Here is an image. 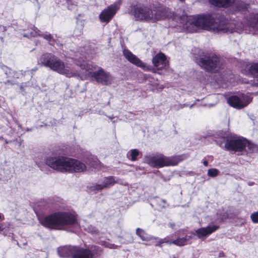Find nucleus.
Returning a JSON list of instances; mask_svg holds the SVG:
<instances>
[{
    "mask_svg": "<svg viewBox=\"0 0 258 258\" xmlns=\"http://www.w3.org/2000/svg\"><path fill=\"white\" fill-rule=\"evenodd\" d=\"M89 165H90L93 168H97L100 165V163L98 161V160L96 157H91L90 159L89 160Z\"/></svg>",
    "mask_w": 258,
    "mask_h": 258,
    "instance_id": "25",
    "label": "nucleus"
},
{
    "mask_svg": "<svg viewBox=\"0 0 258 258\" xmlns=\"http://www.w3.org/2000/svg\"><path fill=\"white\" fill-rule=\"evenodd\" d=\"M77 246H64L58 248L57 252L61 257L74 258L76 254Z\"/></svg>",
    "mask_w": 258,
    "mask_h": 258,
    "instance_id": "17",
    "label": "nucleus"
},
{
    "mask_svg": "<svg viewBox=\"0 0 258 258\" xmlns=\"http://www.w3.org/2000/svg\"><path fill=\"white\" fill-rule=\"evenodd\" d=\"M203 164L205 166H208V161L207 160H205L203 162Z\"/></svg>",
    "mask_w": 258,
    "mask_h": 258,
    "instance_id": "38",
    "label": "nucleus"
},
{
    "mask_svg": "<svg viewBox=\"0 0 258 258\" xmlns=\"http://www.w3.org/2000/svg\"><path fill=\"white\" fill-rule=\"evenodd\" d=\"M123 54L125 58L131 63L142 68L145 67V65L135 55L127 49H124Z\"/></svg>",
    "mask_w": 258,
    "mask_h": 258,
    "instance_id": "19",
    "label": "nucleus"
},
{
    "mask_svg": "<svg viewBox=\"0 0 258 258\" xmlns=\"http://www.w3.org/2000/svg\"><path fill=\"white\" fill-rule=\"evenodd\" d=\"M245 29L254 34H258V14L250 15L244 21Z\"/></svg>",
    "mask_w": 258,
    "mask_h": 258,
    "instance_id": "13",
    "label": "nucleus"
},
{
    "mask_svg": "<svg viewBox=\"0 0 258 258\" xmlns=\"http://www.w3.org/2000/svg\"><path fill=\"white\" fill-rule=\"evenodd\" d=\"M62 1L66 2L69 10H74L76 9L77 5L71 0H62Z\"/></svg>",
    "mask_w": 258,
    "mask_h": 258,
    "instance_id": "29",
    "label": "nucleus"
},
{
    "mask_svg": "<svg viewBox=\"0 0 258 258\" xmlns=\"http://www.w3.org/2000/svg\"><path fill=\"white\" fill-rule=\"evenodd\" d=\"M144 162L152 167L160 168L165 166L176 165L179 160L177 157H168L162 154H156L146 156Z\"/></svg>",
    "mask_w": 258,
    "mask_h": 258,
    "instance_id": "7",
    "label": "nucleus"
},
{
    "mask_svg": "<svg viewBox=\"0 0 258 258\" xmlns=\"http://www.w3.org/2000/svg\"><path fill=\"white\" fill-rule=\"evenodd\" d=\"M251 98L248 95L241 94L239 96H232L228 99L229 104L237 109H241L246 106L251 101Z\"/></svg>",
    "mask_w": 258,
    "mask_h": 258,
    "instance_id": "11",
    "label": "nucleus"
},
{
    "mask_svg": "<svg viewBox=\"0 0 258 258\" xmlns=\"http://www.w3.org/2000/svg\"><path fill=\"white\" fill-rule=\"evenodd\" d=\"M85 229L88 232L91 233H95L96 232H97L96 228L95 227H93L91 225L87 226L85 228Z\"/></svg>",
    "mask_w": 258,
    "mask_h": 258,
    "instance_id": "32",
    "label": "nucleus"
},
{
    "mask_svg": "<svg viewBox=\"0 0 258 258\" xmlns=\"http://www.w3.org/2000/svg\"><path fill=\"white\" fill-rule=\"evenodd\" d=\"M219 227L217 225H209L206 227L198 229L196 231V233L199 238L206 237L209 235L217 230Z\"/></svg>",
    "mask_w": 258,
    "mask_h": 258,
    "instance_id": "18",
    "label": "nucleus"
},
{
    "mask_svg": "<svg viewBox=\"0 0 258 258\" xmlns=\"http://www.w3.org/2000/svg\"><path fill=\"white\" fill-rule=\"evenodd\" d=\"M186 106V105H185V104H183V105H182L181 106V108H183V107H184V106Z\"/></svg>",
    "mask_w": 258,
    "mask_h": 258,
    "instance_id": "41",
    "label": "nucleus"
},
{
    "mask_svg": "<svg viewBox=\"0 0 258 258\" xmlns=\"http://www.w3.org/2000/svg\"><path fill=\"white\" fill-rule=\"evenodd\" d=\"M39 62L42 66L49 68L67 77H79L81 72L68 63H65L62 60L53 54L46 53L42 55Z\"/></svg>",
    "mask_w": 258,
    "mask_h": 258,
    "instance_id": "3",
    "label": "nucleus"
},
{
    "mask_svg": "<svg viewBox=\"0 0 258 258\" xmlns=\"http://www.w3.org/2000/svg\"><path fill=\"white\" fill-rule=\"evenodd\" d=\"M105 247H107L109 248H115V246L114 244H110L108 243H105L103 244Z\"/></svg>",
    "mask_w": 258,
    "mask_h": 258,
    "instance_id": "34",
    "label": "nucleus"
},
{
    "mask_svg": "<svg viewBox=\"0 0 258 258\" xmlns=\"http://www.w3.org/2000/svg\"><path fill=\"white\" fill-rule=\"evenodd\" d=\"M153 86L155 87L157 89H159L160 90H162L164 88V86L163 85H160L159 83V82L158 80H156L155 81V82L153 83Z\"/></svg>",
    "mask_w": 258,
    "mask_h": 258,
    "instance_id": "33",
    "label": "nucleus"
},
{
    "mask_svg": "<svg viewBox=\"0 0 258 258\" xmlns=\"http://www.w3.org/2000/svg\"><path fill=\"white\" fill-rule=\"evenodd\" d=\"M129 154L131 158L129 157L128 158L132 161H135L137 160V157L139 154V151L137 149H132L128 153V154Z\"/></svg>",
    "mask_w": 258,
    "mask_h": 258,
    "instance_id": "26",
    "label": "nucleus"
},
{
    "mask_svg": "<svg viewBox=\"0 0 258 258\" xmlns=\"http://www.w3.org/2000/svg\"><path fill=\"white\" fill-rule=\"evenodd\" d=\"M2 69L7 77L11 78L13 77L14 72L12 71V70L10 68H8L7 66H2Z\"/></svg>",
    "mask_w": 258,
    "mask_h": 258,
    "instance_id": "27",
    "label": "nucleus"
},
{
    "mask_svg": "<svg viewBox=\"0 0 258 258\" xmlns=\"http://www.w3.org/2000/svg\"><path fill=\"white\" fill-rule=\"evenodd\" d=\"M131 13L136 21H151L152 10L148 7L135 6L133 8Z\"/></svg>",
    "mask_w": 258,
    "mask_h": 258,
    "instance_id": "9",
    "label": "nucleus"
},
{
    "mask_svg": "<svg viewBox=\"0 0 258 258\" xmlns=\"http://www.w3.org/2000/svg\"><path fill=\"white\" fill-rule=\"evenodd\" d=\"M4 83L5 84V85H13V83L11 82V81H10V80H8L6 82H4Z\"/></svg>",
    "mask_w": 258,
    "mask_h": 258,
    "instance_id": "37",
    "label": "nucleus"
},
{
    "mask_svg": "<svg viewBox=\"0 0 258 258\" xmlns=\"http://www.w3.org/2000/svg\"><path fill=\"white\" fill-rule=\"evenodd\" d=\"M1 218H2V216H1V215H0V219H1Z\"/></svg>",
    "mask_w": 258,
    "mask_h": 258,
    "instance_id": "43",
    "label": "nucleus"
},
{
    "mask_svg": "<svg viewBox=\"0 0 258 258\" xmlns=\"http://www.w3.org/2000/svg\"><path fill=\"white\" fill-rule=\"evenodd\" d=\"M250 219L253 223H258V212L252 213L250 215Z\"/></svg>",
    "mask_w": 258,
    "mask_h": 258,
    "instance_id": "31",
    "label": "nucleus"
},
{
    "mask_svg": "<svg viewBox=\"0 0 258 258\" xmlns=\"http://www.w3.org/2000/svg\"><path fill=\"white\" fill-rule=\"evenodd\" d=\"M169 226H170L172 228H173V226H174V225L173 224H171V223L169 224Z\"/></svg>",
    "mask_w": 258,
    "mask_h": 258,
    "instance_id": "39",
    "label": "nucleus"
},
{
    "mask_svg": "<svg viewBox=\"0 0 258 258\" xmlns=\"http://www.w3.org/2000/svg\"><path fill=\"white\" fill-rule=\"evenodd\" d=\"M152 62L158 70H166L168 68V62L163 53H159L156 55L153 58Z\"/></svg>",
    "mask_w": 258,
    "mask_h": 258,
    "instance_id": "15",
    "label": "nucleus"
},
{
    "mask_svg": "<svg viewBox=\"0 0 258 258\" xmlns=\"http://www.w3.org/2000/svg\"><path fill=\"white\" fill-rule=\"evenodd\" d=\"M216 143L222 147L223 141H225L224 148L229 151L241 153V155L248 154L253 152L256 147L246 139L236 135H229L220 132L214 136Z\"/></svg>",
    "mask_w": 258,
    "mask_h": 258,
    "instance_id": "2",
    "label": "nucleus"
},
{
    "mask_svg": "<svg viewBox=\"0 0 258 258\" xmlns=\"http://www.w3.org/2000/svg\"><path fill=\"white\" fill-rule=\"evenodd\" d=\"M115 183L123 184V182L115 176H108L104 177L101 183L97 184L94 186V189L101 190L104 188H109L113 185Z\"/></svg>",
    "mask_w": 258,
    "mask_h": 258,
    "instance_id": "14",
    "label": "nucleus"
},
{
    "mask_svg": "<svg viewBox=\"0 0 258 258\" xmlns=\"http://www.w3.org/2000/svg\"><path fill=\"white\" fill-rule=\"evenodd\" d=\"M119 8V4L115 3L104 9L99 15L101 22L108 23L113 17Z\"/></svg>",
    "mask_w": 258,
    "mask_h": 258,
    "instance_id": "12",
    "label": "nucleus"
},
{
    "mask_svg": "<svg viewBox=\"0 0 258 258\" xmlns=\"http://www.w3.org/2000/svg\"><path fill=\"white\" fill-rule=\"evenodd\" d=\"M161 201L162 202H163L165 203V200H161Z\"/></svg>",
    "mask_w": 258,
    "mask_h": 258,
    "instance_id": "42",
    "label": "nucleus"
},
{
    "mask_svg": "<svg viewBox=\"0 0 258 258\" xmlns=\"http://www.w3.org/2000/svg\"><path fill=\"white\" fill-rule=\"evenodd\" d=\"M5 228V225L4 223H0V231H3Z\"/></svg>",
    "mask_w": 258,
    "mask_h": 258,
    "instance_id": "36",
    "label": "nucleus"
},
{
    "mask_svg": "<svg viewBox=\"0 0 258 258\" xmlns=\"http://www.w3.org/2000/svg\"><path fill=\"white\" fill-rule=\"evenodd\" d=\"M74 258H93V253L89 249L77 247Z\"/></svg>",
    "mask_w": 258,
    "mask_h": 258,
    "instance_id": "21",
    "label": "nucleus"
},
{
    "mask_svg": "<svg viewBox=\"0 0 258 258\" xmlns=\"http://www.w3.org/2000/svg\"><path fill=\"white\" fill-rule=\"evenodd\" d=\"M191 238L190 236H186L185 237L178 238L176 240L171 241L170 244H174L181 246L187 244V241Z\"/></svg>",
    "mask_w": 258,
    "mask_h": 258,
    "instance_id": "22",
    "label": "nucleus"
},
{
    "mask_svg": "<svg viewBox=\"0 0 258 258\" xmlns=\"http://www.w3.org/2000/svg\"><path fill=\"white\" fill-rule=\"evenodd\" d=\"M45 163L57 171L64 172H81L86 169V166L81 161L64 157H49Z\"/></svg>",
    "mask_w": 258,
    "mask_h": 258,
    "instance_id": "4",
    "label": "nucleus"
},
{
    "mask_svg": "<svg viewBox=\"0 0 258 258\" xmlns=\"http://www.w3.org/2000/svg\"><path fill=\"white\" fill-rule=\"evenodd\" d=\"M23 36L27 38H31L32 37H36L37 36H40L43 37L44 39L47 40L48 41H51L52 39V36L50 34L47 32L44 33H40V31L37 28H35L33 32H31L28 33H24Z\"/></svg>",
    "mask_w": 258,
    "mask_h": 258,
    "instance_id": "20",
    "label": "nucleus"
},
{
    "mask_svg": "<svg viewBox=\"0 0 258 258\" xmlns=\"http://www.w3.org/2000/svg\"><path fill=\"white\" fill-rule=\"evenodd\" d=\"M74 61L75 63L80 67L86 76L93 78L97 83L104 85L111 84L112 77L102 68H99L97 71L94 72L96 70V66L86 62L82 57L75 58Z\"/></svg>",
    "mask_w": 258,
    "mask_h": 258,
    "instance_id": "6",
    "label": "nucleus"
},
{
    "mask_svg": "<svg viewBox=\"0 0 258 258\" xmlns=\"http://www.w3.org/2000/svg\"><path fill=\"white\" fill-rule=\"evenodd\" d=\"M136 234L143 240L150 241L153 239V237L148 235L145 231L140 228H137L136 230Z\"/></svg>",
    "mask_w": 258,
    "mask_h": 258,
    "instance_id": "23",
    "label": "nucleus"
},
{
    "mask_svg": "<svg viewBox=\"0 0 258 258\" xmlns=\"http://www.w3.org/2000/svg\"><path fill=\"white\" fill-rule=\"evenodd\" d=\"M36 1H37V0H36Z\"/></svg>",
    "mask_w": 258,
    "mask_h": 258,
    "instance_id": "44",
    "label": "nucleus"
},
{
    "mask_svg": "<svg viewBox=\"0 0 258 258\" xmlns=\"http://www.w3.org/2000/svg\"><path fill=\"white\" fill-rule=\"evenodd\" d=\"M91 250L93 252V255H99L101 254L102 252V249H101V248L97 246H92L91 247Z\"/></svg>",
    "mask_w": 258,
    "mask_h": 258,
    "instance_id": "30",
    "label": "nucleus"
},
{
    "mask_svg": "<svg viewBox=\"0 0 258 258\" xmlns=\"http://www.w3.org/2000/svg\"><path fill=\"white\" fill-rule=\"evenodd\" d=\"M215 6L228 8L231 7L235 11H243L247 9V6L237 0H209Z\"/></svg>",
    "mask_w": 258,
    "mask_h": 258,
    "instance_id": "10",
    "label": "nucleus"
},
{
    "mask_svg": "<svg viewBox=\"0 0 258 258\" xmlns=\"http://www.w3.org/2000/svg\"><path fill=\"white\" fill-rule=\"evenodd\" d=\"M248 73L253 76H258V63H254L248 68Z\"/></svg>",
    "mask_w": 258,
    "mask_h": 258,
    "instance_id": "24",
    "label": "nucleus"
},
{
    "mask_svg": "<svg viewBox=\"0 0 258 258\" xmlns=\"http://www.w3.org/2000/svg\"><path fill=\"white\" fill-rule=\"evenodd\" d=\"M194 104H192L190 105L189 106V108H191L193 107V106H194Z\"/></svg>",
    "mask_w": 258,
    "mask_h": 258,
    "instance_id": "40",
    "label": "nucleus"
},
{
    "mask_svg": "<svg viewBox=\"0 0 258 258\" xmlns=\"http://www.w3.org/2000/svg\"><path fill=\"white\" fill-rule=\"evenodd\" d=\"M219 171L216 168H211L208 170L207 174L209 176L214 177L218 175Z\"/></svg>",
    "mask_w": 258,
    "mask_h": 258,
    "instance_id": "28",
    "label": "nucleus"
},
{
    "mask_svg": "<svg viewBox=\"0 0 258 258\" xmlns=\"http://www.w3.org/2000/svg\"><path fill=\"white\" fill-rule=\"evenodd\" d=\"M197 63L208 71H217L220 68L219 57L214 53H210L196 59Z\"/></svg>",
    "mask_w": 258,
    "mask_h": 258,
    "instance_id": "8",
    "label": "nucleus"
},
{
    "mask_svg": "<svg viewBox=\"0 0 258 258\" xmlns=\"http://www.w3.org/2000/svg\"><path fill=\"white\" fill-rule=\"evenodd\" d=\"M40 223L47 228L62 229L66 226L77 223L76 217L68 212H57L49 216L39 218Z\"/></svg>",
    "mask_w": 258,
    "mask_h": 258,
    "instance_id": "5",
    "label": "nucleus"
},
{
    "mask_svg": "<svg viewBox=\"0 0 258 258\" xmlns=\"http://www.w3.org/2000/svg\"><path fill=\"white\" fill-rule=\"evenodd\" d=\"M251 85L253 86H258V78L257 77L254 79L253 81L251 83Z\"/></svg>",
    "mask_w": 258,
    "mask_h": 258,
    "instance_id": "35",
    "label": "nucleus"
},
{
    "mask_svg": "<svg viewBox=\"0 0 258 258\" xmlns=\"http://www.w3.org/2000/svg\"><path fill=\"white\" fill-rule=\"evenodd\" d=\"M152 16L151 21L155 22L168 18L171 16V14L165 8H158L152 10Z\"/></svg>",
    "mask_w": 258,
    "mask_h": 258,
    "instance_id": "16",
    "label": "nucleus"
},
{
    "mask_svg": "<svg viewBox=\"0 0 258 258\" xmlns=\"http://www.w3.org/2000/svg\"><path fill=\"white\" fill-rule=\"evenodd\" d=\"M173 19L189 32H196L201 28L217 33H228L234 31L232 24L225 21L215 19L211 15L187 16L185 14L175 15Z\"/></svg>",
    "mask_w": 258,
    "mask_h": 258,
    "instance_id": "1",
    "label": "nucleus"
}]
</instances>
